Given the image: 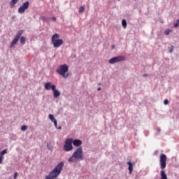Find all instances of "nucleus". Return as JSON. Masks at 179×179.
<instances>
[{"mask_svg":"<svg viewBox=\"0 0 179 179\" xmlns=\"http://www.w3.org/2000/svg\"><path fill=\"white\" fill-rule=\"evenodd\" d=\"M30 6V2L26 1L22 4V6H20L18 8V13L20 15H22V13H24L26 10L29 9V7Z\"/></svg>","mask_w":179,"mask_h":179,"instance_id":"nucleus-9","label":"nucleus"},{"mask_svg":"<svg viewBox=\"0 0 179 179\" xmlns=\"http://www.w3.org/2000/svg\"><path fill=\"white\" fill-rule=\"evenodd\" d=\"M73 150V146L72 145V138H68L64 142V151L71 152Z\"/></svg>","mask_w":179,"mask_h":179,"instance_id":"nucleus-6","label":"nucleus"},{"mask_svg":"<svg viewBox=\"0 0 179 179\" xmlns=\"http://www.w3.org/2000/svg\"><path fill=\"white\" fill-rule=\"evenodd\" d=\"M17 175H18L17 172H15V173H14V179L17 178Z\"/></svg>","mask_w":179,"mask_h":179,"instance_id":"nucleus-28","label":"nucleus"},{"mask_svg":"<svg viewBox=\"0 0 179 179\" xmlns=\"http://www.w3.org/2000/svg\"><path fill=\"white\" fill-rule=\"evenodd\" d=\"M173 26H174L175 28L178 27V26H179L178 22H176V23L173 24Z\"/></svg>","mask_w":179,"mask_h":179,"instance_id":"nucleus-26","label":"nucleus"},{"mask_svg":"<svg viewBox=\"0 0 179 179\" xmlns=\"http://www.w3.org/2000/svg\"><path fill=\"white\" fill-rule=\"evenodd\" d=\"M20 42L22 45H24L26 44V37L25 36H21L20 38Z\"/></svg>","mask_w":179,"mask_h":179,"instance_id":"nucleus-14","label":"nucleus"},{"mask_svg":"<svg viewBox=\"0 0 179 179\" xmlns=\"http://www.w3.org/2000/svg\"><path fill=\"white\" fill-rule=\"evenodd\" d=\"M57 129H62V127L59 126V127L57 128Z\"/></svg>","mask_w":179,"mask_h":179,"instance_id":"nucleus-31","label":"nucleus"},{"mask_svg":"<svg viewBox=\"0 0 179 179\" xmlns=\"http://www.w3.org/2000/svg\"><path fill=\"white\" fill-rule=\"evenodd\" d=\"M72 143L73 146H76V148H80V145H82V141L80 139H72Z\"/></svg>","mask_w":179,"mask_h":179,"instance_id":"nucleus-11","label":"nucleus"},{"mask_svg":"<svg viewBox=\"0 0 179 179\" xmlns=\"http://www.w3.org/2000/svg\"><path fill=\"white\" fill-rule=\"evenodd\" d=\"M7 152H8V150H2L1 152H0V156L3 157V155H6Z\"/></svg>","mask_w":179,"mask_h":179,"instance_id":"nucleus-21","label":"nucleus"},{"mask_svg":"<svg viewBox=\"0 0 179 179\" xmlns=\"http://www.w3.org/2000/svg\"><path fill=\"white\" fill-rule=\"evenodd\" d=\"M52 44L54 48H59L64 44V41L59 39V35L58 34H55L52 36Z\"/></svg>","mask_w":179,"mask_h":179,"instance_id":"nucleus-3","label":"nucleus"},{"mask_svg":"<svg viewBox=\"0 0 179 179\" xmlns=\"http://www.w3.org/2000/svg\"><path fill=\"white\" fill-rule=\"evenodd\" d=\"M122 27H124V29H127V20H122Z\"/></svg>","mask_w":179,"mask_h":179,"instance_id":"nucleus-16","label":"nucleus"},{"mask_svg":"<svg viewBox=\"0 0 179 179\" xmlns=\"http://www.w3.org/2000/svg\"><path fill=\"white\" fill-rule=\"evenodd\" d=\"M17 1L19 0H11L10 1V6H13L14 5H16V3H17Z\"/></svg>","mask_w":179,"mask_h":179,"instance_id":"nucleus-17","label":"nucleus"},{"mask_svg":"<svg viewBox=\"0 0 179 179\" xmlns=\"http://www.w3.org/2000/svg\"><path fill=\"white\" fill-rule=\"evenodd\" d=\"M75 159L77 160H83V149L82 148V146L76 150L72 156L68 159V162L73 163Z\"/></svg>","mask_w":179,"mask_h":179,"instance_id":"nucleus-2","label":"nucleus"},{"mask_svg":"<svg viewBox=\"0 0 179 179\" xmlns=\"http://www.w3.org/2000/svg\"><path fill=\"white\" fill-rule=\"evenodd\" d=\"M164 104L165 106H167V104H169V100L165 99V100L164 101Z\"/></svg>","mask_w":179,"mask_h":179,"instance_id":"nucleus-25","label":"nucleus"},{"mask_svg":"<svg viewBox=\"0 0 179 179\" xmlns=\"http://www.w3.org/2000/svg\"><path fill=\"white\" fill-rule=\"evenodd\" d=\"M157 131L158 132H160V131H162V129H160V127H157Z\"/></svg>","mask_w":179,"mask_h":179,"instance_id":"nucleus-30","label":"nucleus"},{"mask_svg":"<svg viewBox=\"0 0 179 179\" xmlns=\"http://www.w3.org/2000/svg\"><path fill=\"white\" fill-rule=\"evenodd\" d=\"M78 12H79V13H83V12H85V7L84 6H80L79 8Z\"/></svg>","mask_w":179,"mask_h":179,"instance_id":"nucleus-20","label":"nucleus"},{"mask_svg":"<svg viewBox=\"0 0 179 179\" xmlns=\"http://www.w3.org/2000/svg\"><path fill=\"white\" fill-rule=\"evenodd\" d=\"M49 118H50L51 122L54 123V122H56V121H57V119H55V117H54V115H52V114L49 115Z\"/></svg>","mask_w":179,"mask_h":179,"instance_id":"nucleus-15","label":"nucleus"},{"mask_svg":"<svg viewBox=\"0 0 179 179\" xmlns=\"http://www.w3.org/2000/svg\"><path fill=\"white\" fill-rule=\"evenodd\" d=\"M27 129V126L26 125H22L21 127V131H26Z\"/></svg>","mask_w":179,"mask_h":179,"instance_id":"nucleus-22","label":"nucleus"},{"mask_svg":"<svg viewBox=\"0 0 179 179\" xmlns=\"http://www.w3.org/2000/svg\"><path fill=\"white\" fill-rule=\"evenodd\" d=\"M52 20H53L54 22H55V20H57V18L55 17H52Z\"/></svg>","mask_w":179,"mask_h":179,"instance_id":"nucleus-29","label":"nucleus"},{"mask_svg":"<svg viewBox=\"0 0 179 179\" xmlns=\"http://www.w3.org/2000/svg\"><path fill=\"white\" fill-rule=\"evenodd\" d=\"M68 71H69V66L66 64H62L56 70V72L63 78H66L69 76V74L66 73Z\"/></svg>","mask_w":179,"mask_h":179,"instance_id":"nucleus-4","label":"nucleus"},{"mask_svg":"<svg viewBox=\"0 0 179 179\" xmlns=\"http://www.w3.org/2000/svg\"><path fill=\"white\" fill-rule=\"evenodd\" d=\"M10 140L11 141H17V136H16V135H15V134H12L10 136Z\"/></svg>","mask_w":179,"mask_h":179,"instance_id":"nucleus-18","label":"nucleus"},{"mask_svg":"<svg viewBox=\"0 0 179 179\" xmlns=\"http://www.w3.org/2000/svg\"><path fill=\"white\" fill-rule=\"evenodd\" d=\"M173 51H174V46L171 45V49L169 50V52H173Z\"/></svg>","mask_w":179,"mask_h":179,"instance_id":"nucleus-23","label":"nucleus"},{"mask_svg":"<svg viewBox=\"0 0 179 179\" xmlns=\"http://www.w3.org/2000/svg\"><path fill=\"white\" fill-rule=\"evenodd\" d=\"M117 1H121V0H117Z\"/></svg>","mask_w":179,"mask_h":179,"instance_id":"nucleus-34","label":"nucleus"},{"mask_svg":"<svg viewBox=\"0 0 179 179\" xmlns=\"http://www.w3.org/2000/svg\"><path fill=\"white\" fill-rule=\"evenodd\" d=\"M143 78H146V76H148V74H146V73H145V74H143Z\"/></svg>","mask_w":179,"mask_h":179,"instance_id":"nucleus-32","label":"nucleus"},{"mask_svg":"<svg viewBox=\"0 0 179 179\" xmlns=\"http://www.w3.org/2000/svg\"><path fill=\"white\" fill-rule=\"evenodd\" d=\"M171 29H166L165 30V31H164V35L165 36H169V34H170V33H171Z\"/></svg>","mask_w":179,"mask_h":179,"instance_id":"nucleus-19","label":"nucleus"},{"mask_svg":"<svg viewBox=\"0 0 179 179\" xmlns=\"http://www.w3.org/2000/svg\"><path fill=\"white\" fill-rule=\"evenodd\" d=\"M52 92H53V97H55V99L61 96V92H59V90H57L56 88H55V90H53Z\"/></svg>","mask_w":179,"mask_h":179,"instance_id":"nucleus-12","label":"nucleus"},{"mask_svg":"<svg viewBox=\"0 0 179 179\" xmlns=\"http://www.w3.org/2000/svg\"><path fill=\"white\" fill-rule=\"evenodd\" d=\"M98 90H99V91L101 90V87H99V88H98Z\"/></svg>","mask_w":179,"mask_h":179,"instance_id":"nucleus-33","label":"nucleus"},{"mask_svg":"<svg viewBox=\"0 0 179 179\" xmlns=\"http://www.w3.org/2000/svg\"><path fill=\"white\" fill-rule=\"evenodd\" d=\"M122 61H125V56L119 55L111 58L109 60V64H111V65H114V64H117V62H122Z\"/></svg>","mask_w":179,"mask_h":179,"instance_id":"nucleus-7","label":"nucleus"},{"mask_svg":"<svg viewBox=\"0 0 179 179\" xmlns=\"http://www.w3.org/2000/svg\"><path fill=\"white\" fill-rule=\"evenodd\" d=\"M53 124H54V125H55V127L56 129L58 128V123H57V121L55 122H53Z\"/></svg>","mask_w":179,"mask_h":179,"instance_id":"nucleus-27","label":"nucleus"},{"mask_svg":"<svg viewBox=\"0 0 179 179\" xmlns=\"http://www.w3.org/2000/svg\"><path fill=\"white\" fill-rule=\"evenodd\" d=\"M45 89L46 90H55V89H57V87L55 86V85L52 84V83L51 82H48L46 83H45Z\"/></svg>","mask_w":179,"mask_h":179,"instance_id":"nucleus-10","label":"nucleus"},{"mask_svg":"<svg viewBox=\"0 0 179 179\" xmlns=\"http://www.w3.org/2000/svg\"><path fill=\"white\" fill-rule=\"evenodd\" d=\"M63 167L64 162H59L56 167L50 171L49 175L45 177V179H57V177L61 174Z\"/></svg>","mask_w":179,"mask_h":179,"instance_id":"nucleus-1","label":"nucleus"},{"mask_svg":"<svg viewBox=\"0 0 179 179\" xmlns=\"http://www.w3.org/2000/svg\"><path fill=\"white\" fill-rule=\"evenodd\" d=\"M23 32H24L23 30H20L17 32L15 38H14V39L13 40V41L10 43V48H13V47H15V45H16L17 44V41H19V40H20V37H21L22 34H23Z\"/></svg>","mask_w":179,"mask_h":179,"instance_id":"nucleus-8","label":"nucleus"},{"mask_svg":"<svg viewBox=\"0 0 179 179\" xmlns=\"http://www.w3.org/2000/svg\"><path fill=\"white\" fill-rule=\"evenodd\" d=\"M127 164L129 166V174H132V170H134V165L132 164V162H127Z\"/></svg>","mask_w":179,"mask_h":179,"instance_id":"nucleus-13","label":"nucleus"},{"mask_svg":"<svg viewBox=\"0 0 179 179\" xmlns=\"http://www.w3.org/2000/svg\"><path fill=\"white\" fill-rule=\"evenodd\" d=\"M3 162V157L0 156V164H2Z\"/></svg>","mask_w":179,"mask_h":179,"instance_id":"nucleus-24","label":"nucleus"},{"mask_svg":"<svg viewBox=\"0 0 179 179\" xmlns=\"http://www.w3.org/2000/svg\"><path fill=\"white\" fill-rule=\"evenodd\" d=\"M167 156L164 154H161L159 156V166L162 170H164L167 166Z\"/></svg>","mask_w":179,"mask_h":179,"instance_id":"nucleus-5","label":"nucleus"}]
</instances>
